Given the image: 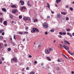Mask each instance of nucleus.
Returning a JSON list of instances; mask_svg holds the SVG:
<instances>
[{
	"instance_id": "58836bf2",
	"label": "nucleus",
	"mask_w": 74,
	"mask_h": 74,
	"mask_svg": "<svg viewBox=\"0 0 74 74\" xmlns=\"http://www.w3.org/2000/svg\"><path fill=\"white\" fill-rule=\"evenodd\" d=\"M22 16H19V19H22Z\"/></svg>"
},
{
	"instance_id": "052dcab7",
	"label": "nucleus",
	"mask_w": 74,
	"mask_h": 74,
	"mask_svg": "<svg viewBox=\"0 0 74 74\" xmlns=\"http://www.w3.org/2000/svg\"><path fill=\"white\" fill-rule=\"evenodd\" d=\"M26 70H29V68L28 67H27L26 68Z\"/></svg>"
},
{
	"instance_id": "ddd939ff",
	"label": "nucleus",
	"mask_w": 74,
	"mask_h": 74,
	"mask_svg": "<svg viewBox=\"0 0 74 74\" xmlns=\"http://www.w3.org/2000/svg\"><path fill=\"white\" fill-rule=\"evenodd\" d=\"M64 42H65V43H66V44H68V45H70V43L69 42L66 40H65L64 41Z\"/></svg>"
},
{
	"instance_id": "9b49d317",
	"label": "nucleus",
	"mask_w": 74,
	"mask_h": 74,
	"mask_svg": "<svg viewBox=\"0 0 74 74\" xmlns=\"http://www.w3.org/2000/svg\"><path fill=\"white\" fill-rule=\"evenodd\" d=\"M46 59H47V60H49V61H51V59L50 58V57H46Z\"/></svg>"
},
{
	"instance_id": "1a4fd4ad",
	"label": "nucleus",
	"mask_w": 74,
	"mask_h": 74,
	"mask_svg": "<svg viewBox=\"0 0 74 74\" xmlns=\"http://www.w3.org/2000/svg\"><path fill=\"white\" fill-rule=\"evenodd\" d=\"M26 7L25 6H23L21 8V10L22 11V10H25L26 9Z\"/></svg>"
},
{
	"instance_id": "473e14b6",
	"label": "nucleus",
	"mask_w": 74,
	"mask_h": 74,
	"mask_svg": "<svg viewBox=\"0 0 74 74\" xmlns=\"http://www.w3.org/2000/svg\"><path fill=\"white\" fill-rule=\"evenodd\" d=\"M37 21H38V20L37 19H35L34 20V22H37Z\"/></svg>"
},
{
	"instance_id": "412c9836",
	"label": "nucleus",
	"mask_w": 74,
	"mask_h": 74,
	"mask_svg": "<svg viewBox=\"0 0 74 74\" xmlns=\"http://www.w3.org/2000/svg\"><path fill=\"white\" fill-rule=\"evenodd\" d=\"M19 45H20V46H21L22 48H24V46H22V44H19L18 45V46H19Z\"/></svg>"
},
{
	"instance_id": "603ef678",
	"label": "nucleus",
	"mask_w": 74,
	"mask_h": 74,
	"mask_svg": "<svg viewBox=\"0 0 74 74\" xmlns=\"http://www.w3.org/2000/svg\"><path fill=\"white\" fill-rule=\"evenodd\" d=\"M34 63H35L36 64H37V62L36 61H35L34 62Z\"/></svg>"
},
{
	"instance_id": "c756f323",
	"label": "nucleus",
	"mask_w": 74,
	"mask_h": 74,
	"mask_svg": "<svg viewBox=\"0 0 74 74\" xmlns=\"http://www.w3.org/2000/svg\"><path fill=\"white\" fill-rule=\"evenodd\" d=\"M66 31L67 32H69V31H70V29H66Z\"/></svg>"
},
{
	"instance_id": "e433bc0d",
	"label": "nucleus",
	"mask_w": 74,
	"mask_h": 74,
	"mask_svg": "<svg viewBox=\"0 0 74 74\" xmlns=\"http://www.w3.org/2000/svg\"><path fill=\"white\" fill-rule=\"evenodd\" d=\"M0 22L1 23L2 22V18H0Z\"/></svg>"
},
{
	"instance_id": "72a5a7b5",
	"label": "nucleus",
	"mask_w": 74,
	"mask_h": 74,
	"mask_svg": "<svg viewBox=\"0 0 74 74\" xmlns=\"http://www.w3.org/2000/svg\"><path fill=\"white\" fill-rule=\"evenodd\" d=\"M24 34H28V32H24Z\"/></svg>"
},
{
	"instance_id": "c85d7f7f",
	"label": "nucleus",
	"mask_w": 74,
	"mask_h": 74,
	"mask_svg": "<svg viewBox=\"0 0 74 74\" xmlns=\"http://www.w3.org/2000/svg\"><path fill=\"white\" fill-rule=\"evenodd\" d=\"M11 49L10 48H8V51H11Z\"/></svg>"
},
{
	"instance_id": "6e6d98bb",
	"label": "nucleus",
	"mask_w": 74,
	"mask_h": 74,
	"mask_svg": "<svg viewBox=\"0 0 74 74\" xmlns=\"http://www.w3.org/2000/svg\"><path fill=\"white\" fill-rule=\"evenodd\" d=\"M2 34L3 36H4V33L3 32L2 33Z\"/></svg>"
},
{
	"instance_id": "5fc2aeb1",
	"label": "nucleus",
	"mask_w": 74,
	"mask_h": 74,
	"mask_svg": "<svg viewBox=\"0 0 74 74\" xmlns=\"http://www.w3.org/2000/svg\"><path fill=\"white\" fill-rule=\"evenodd\" d=\"M69 36L71 37H73V36H72V35L71 34H69Z\"/></svg>"
},
{
	"instance_id": "4468645a",
	"label": "nucleus",
	"mask_w": 74,
	"mask_h": 74,
	"mask_svg": "<svg viewBox=\"0 0 74 74\" xmlns=\"http://www.w3.org/2000/svg\"><path fill=\"white\" fill-rule=\"evenodd\" d=\"M2 10L4 12H7V10H6V9H5V8H2Z\"/></svg>"
},
{
	"instance_id": "09e8293b",
	"label": "nucleus",
	"mask_w": 74,
	"mask_h": 74,
	"mask_svg": "<svg viewBox=\"0 0 74 74\" xmlns=\"http://www.w3.org/2000/svg\"><path fill=\"white\" fill-rule=\"evenodd\" d=\"M40 65H41V66H44V63H42L40 64Z\"/></svg>"
},
{
	"instance_id": "338daca9",
	"label": "nucleus",
	"mask_w": 74,
	"mask_h": 74,
	"mask_svg": "<svg viewBox=\"0 0 74 74\" xmlns=\"http://www.w3.org/2000/svg\"><path fill=\"white\" fill-rule=\"evenodd\" d=\"M71 73H72V74H73L74 73V72L73 71H72L71 72Z\"/></svg>"
},
{
	"instance_id": "b1692460",
	"label": "nucleus",
	"mask_w": 74,
	"mask_h": 74,
	"mask_svg": "<svg viewBox=\"0 0 74 74\" xmlns=\"http://www.w3.org/2000/svg\"><path fill=\"white\" fill-rule=\"evenodd\" d=\"M29 1H27V4L28 5V6H29V7H31V5H30V4L29 3Z\"/></svg>"
},
{
	"instance_id": "a878e982",
	"label": "nucleus",
	"mask_w": 74,
	"mask_h": 74,
	"mask_svg": "<svg viewBox=\"0 0 74 74\" xmlns=\"http://www.w3.org/2000/svg\"><path fill=\"white\" fill-rule=\"evenodd\" d=\"M49 50L50 51H53V49L52 48H49Z\"/></svg>"
},
{
	"instance_id": "69168bd1",
	"label": "nucleus",
	"mask_w": 74,
	"mask_h": 74,
	"mask_svg": "<svg viewBox=\"0 0 74 74\" xmlns=\"http://www.w3.org/2000/svg\"><path fill=\"white\" fill-rule=\"evenodd\" d=\"M47 18H50V16H48L47 17Z\"/></svg>"
},
{
	"instance_id": "c9c22d12",
	"label": "nucleus",
	"mask_w": 74,
	"mask_h": 74,
	"mask_svg": "<svg viewBox=\"0 0 74 74\" xmlns=\"http://www.w3.org/2000/svg\"><path fill=\"white\" fill-rule=\"evenodd\" d=\"M70 10H71V11H73V8H70Z\"/></svg>"
},
{
	"instance_id": "de8ad7c7",
	"label": "nucleus",
	"mask_w": 74,
	"mask_h": 74,
	"mask_svg": "<svg viewBox=\"0 0 74 74\" xmlns=\"http://www.w3.org/2000/svg\"><path fill=\"white\" fill-rule=\"evenodd\" d=\"M50 31L51 32H54V30L53 29H51Z\"/></svg>"
},
{
	"instance_id": "13d9d810",
	"label": "nucleus",
	"mask_w": 74,
	"mask_h": 74,
	"mask_svg": "<svg viewBox=\"0 0 74 74\" xmlns=\"http://www.w3.org/2000/svg\"><path fill=\"white\" fill-rule=\"evenodd\" d=\"M58 62H61L59 59H58Z\"/></svg>"
},
{
	"instance_id": "37998d69",
	"label": "nucleus",
	"mask_w": 74,
	"mask_h": 74,
	"mask_svg": "<svg viewBox=\"0 0 74 74\" xmlns=\"http://www.w3.org/2000/svg\"><path fill=\"white\" fill-rule=\"evenodd\" d=\"M1 60H2L4 61V58L3 57H2L1 58Z\"/></svg>"
},
{
	"instance_id": "9d476101",
	"label": "nucleus",
	"mask_w": 74,
	"mask_h": 74,
	"mask_svg": "<svg viewBox=\"0 0 74 74\" xmlns=\"http://www.w3.org/2000/svg\"><path fill=\"white\" fill-rule=\"evenodd\" d=\"M19 3H21L22 5H23L24 4V1H20Z\"/></svg>"
},
{
	"instance_id": "dca6fc26",
	"label": "nucleus",
	"mask_w": 74,
	"mask_h": 74,
	"mask_svg": "<svg viewBox=\"0 0 74 74\" xmlns=\"http://www.w3.org/2000/svg\"><path fill=\"white\" fill-rule=\"evenodd\" d=\"M61 14L62 15H66V13L64 12H62L61 13Z\"/></svg>"
},
{
	"instance_id": "774afa93",
	"label": "nucleus",
	"mask_w": 74,
	"mask_h": 74,
	"mask_svg": "<svg viewBox=\"0 0 74 74\" xmlns=\"http://www.w3.org/2000/svg\"><path fill=\"white\" fill-rule=\"evenodd\" d=\"M72 36H74V32L72 33Z\"/></svg>"
},
{
	"instance_id": "3c124183",
	"label": "nucleus",
	"mask_w": 74,
	"mask_h": 74,
	"mask_svg": "<svg viewBox=\"0 0 74 74\" xmlns=\"http://www.w3.org/2000/svg\"><path fill=\"white\" fill-rule=\"evenodd\" d=\"M22 62H20L19 63V64L20 65H22Z\"/></svg>"
},
{
	"instance_id": "e2e57ef3",
	"label": "nucleus",
	"mask_w": 74,
	"mask_h": 74,
	"mask_svg": "<svg viewBox=\"0 0 74 74\" xmlns=\"http://www.w3.org/2000/svg\"><path fill=\"white\" fill-rule=\"evenodd\" d=\"M29 58H32V56L31 55H29Z\"/></svg>"
},
{
	"instance_id": "6e6552de",
	"label": "nucleus",
	"mask_w": 74,
	"mask_h": 74,
	"mask_svg": "<svg viewBox=\"0 0 74 74\" xmlns=\"http://www.w3.org/2000/svg\"><path fill=\"white\" fill-rule=\"evenodd\" d=\"M18 11V10L16 9H14V10H13L12 11V12L13 13H14V14H15L16 12H17Z\"/></svg>"
},
{
	"instance_id": "cd10ccee",
	"label": "nucleus",
	"mask_w": 74,
	"mask_h": 74,
	"mask_svg": "<svg viewBox=\"0 0 74 74\" xmlns=\"http://www.w3.org/2000/svg\"><path fill=\"white\" fill-rule=\"evenodd\" d=\"M11 43H12L13 45H14V46H15V44L14 42H11Z\"/></svg>"
},
{
	"instance_id": "c03bdc74",
	"label": "nucleus",
	"mask_w": 74,
	"mask_h": 74,
	"mask_svg": "<svg viewBox=\"0 0 74 74\" xmlns=\"http://www.w3.org/2000/svg\"><path fill=\"white\" fill-rule=\"evenodd\" d=\"M25 30H27L28 29H29V28L27 27H25Z\"/></svg>"
},
{
	"instance_id": "f257e3e1",
	"label": "nucleus",
	"mask_w": 74,
	"mask_h": 74,
	"mask_svg": "<svg viewBox=\"0 0 74 74\" xmlns=\"http://www.w3.org/2000/svg\"><path fill=\"white\" fill-rule=\"evenodd\" d=\"M36 32H39V30L36 28H32V30L31 31V33H35Z\"/></svg>"
},
{
	"instance_id": "393cba45",
	"label": "nucleus",
	"mask_w": 74,
	"mask_h": 74,
	"mask_svg": "<svg viewBox=\"0 0 74 74\" xmlns=\"http://www.w3.org/2000/svg\"><path fill=\"white\" fill-rule=\"evenodd\" d=\"M3 39V36H0V40H2Z\"/></svg>"
},
{
	"instance_id": "4c0bfd02",
	"label": "nucleus",
	"mask_w": 74,
	"mask_h": 74,
	"mask_svg": "<svg viewBox=\"0 0 74 74\" xmlns=\"http://www.w3.org/2000/svg\"><path fill=\"white\" fill-rule=\"evenodd\" d=\"M57 70H60V68L59 67H57Z\"/></svg>"
},
{
	"instance_id": "0eeeda50",
	"label": "nucleus",
	"mask_w": 74,
	"mask_h": 74,
	"mask_svg": "<svg viewBox=\"0 0 74 74\" xmlns=\"http://www.w3.org/2000/svg\"><path fill=\"white\" fill-rule=\"evenodd\" d=\"M62 16V15L60 14H58L57 15V18H60Z\"/></svg>"
},
{
	"instance_id": "6ab92c4d",
	"label": "nucleus",
	"mask_w": 74,
	"mask_h": 74,
	"mask_svg": "<svg viewBox=\"0 0 74 74\" xmlns=\"http://www.w3.org/2000/svg\"><path fill=\"white\" fill-rule=\"evenodd\" d=\"M61 0H56V2L57 3H59V2H60Z\"/></svg>"
},
{
	"instance_id": "680f3d73",
	"label": "nucleus",
	"mask_w": 74,
	"mask_h": 74,
	"mask_svg": "<svg viewBox=\"0 0 74 74\" xmlns=\"http://www.w3.org/2000/svg\"><path fill=\"white\" fill-rule=\"evenodd\" d=\"M45 34L47 35L48 34V32H45Z\"/></svg>"
},
{
	"instance_id": "4d7b16f0",
	"label": "nucleus",
	"mask_w": 74,
	"mask_h": 74,
	"mask_svg": "<svg viewBox=\"0 0 74 74\" xmlns=\"http://www.w3.org/2000/svg\"><path fill=\"white\" fill-rule=\"evenodd\" d=\"M4 46L5 47H7V44H4Z\"/></svg>"
},
{
	"instance_id": "bb28decb",
	"label": "nucleus",
	"mask_w": 74,
	"mask_h": 74,
	"mask_svg": "<svg viewBox=\"0 0 74 74\" xmlns=\"http://www.w3.org/2000/svg\"><path fill=\"white\" fill-rule=\"evenodd\" d=\"M58 37L60 38H62V37L60 35H58Z\"/></svg>"
},
{
	"instance_id": "49530a36",
	"label": "nucleus",
	"mask_w": 74,
	"mask_h": 74,
	"mask_svg": "<svg viewBox=\"0 0 74 74\" xmlns=\"http://www.w3.org/2000/svg\"><path fill=\"white\" fill-rule=\"evenodd\" d=\"M62 34H63L64 35H66V33L65 32H63Z\"/></svg>"
},
{
	"instance_id": "f03ea898",
	"label": "nucleus",
	"mask_w": 74,
	"mask_h": 74,
	"mask_svg": "<svg viewBox=\"0 0 74 74\" xmlns=\"http://www.w3.org/2000/svg\"><path fill=\"white\" fill-rule=\"evenodd\" d=\"M23 19H24V20L25 21L27 20V21H30L31 20V18L29 17L25 16L23 18Z\"/></svg>"
},
{
	"instance_id": "2eb2a0df",
	"label": "nucleus",
	"mask_w": 74,
	"mask_h": 74,
	"mask_svg": "<svg viewBox=\"0 0 74 74\" xmlns=\"http://www.w3.org/2000/svg\"><path fill=\"white\" fill-rule=\"evenodd\" d=\"M3 47V44H0V48H2Z\"/></svg>"
},
{
	"instance_id": "0e129e2a",
	"label": "nucleus",
	"mask_w": 74,
	"mask_h": 74,
	"mask_svg": "<svg viewBox=\"0 0 74 74\" xmlns=\"http://www.w3.org/2000/svg\"><path fill=\"white\" fill-rule=\"evenodd\" d=\"M51 13H52V14H54V12L52 11V10H51Z\"/></svg>"
},
{
	"instance_id": "423d86ee",
	"label": "nucleus",
	"mask_w": 74,
	"mask_h": 74,
	"mask_svg": "<svg viewBox=\"0 0 74 74\" xmlns=\"http://www.w3.org/2000/svg\"><path fill=\"white\" fill-rule=\"evenodd\" d=\"M63 47H64V48H65L66 49H67V50H68V49H69V47L67 46L63 45Z\"/></svg>"
},
{
	"instance_id": "864d4df0",
	"label": "nucleus",
	"mask_w": 74,
	"mask_h": 74,
	"mask_svg": "<svg viewBox=\"0 0 74 74\" xmlns=\"http://www.w3.org/2000/svg\"><path fill=\"white\" fill-rule=\"evenodd\" d=\"M64 57H65V58H66V59H68V58L66 56H65Z\"/></svg>"
},
{
	"instance_id": "7c9ffc66",
	"label": "nucleus",
	"mask_w": 74,
	"mask_h": 74,
	"mask_svg": "<svg viewBox=\"0 0 74 74\" xmlns=\"http://www.w3.org/2000/svg\"><path fill=\"white\" fill-rule=\"evenodd\" d=\"M30 74H34V72L32 71L30 73Z\"/></svg>"
},
{
	"instance_id": "a211bd4d",
	"label": "nucleus",
	"mask_w": 74,
	"mask_h": 74,
	"mask_svg": "<svg viewBox=\"0 0 74 74\" xmlns=\"http://www.w3.org/2000/svg\"><path fill=\"white\" fill-rule=\"evenodd\" d=\"M11 7L12 8H16V6L15 5H11Z\"/></svg>"
},
{
	"instance_id": "aec40b11",
	"label": "nucleus",
	"mask_w": 74,
	"mask_h": 74,
	"mask_svg": "<svg viewBox=\"0 0 74 74\" xmlns=\"http://www.w3.org/2000/svg\"><path fill=\"white\" fill-rule=\"evenodd\" d=\"M68 53H69V54L71 55H73V53H71L70 51H68Z\"/></svg>"
},
{
	"instance_id": "a18cd8bd",
	"label": "nucleus",
	"mask_w": 74,
	"mask_h": 74,
	"mask_svg": "<svg viewBox=\"0 0 74 74\" xmlns=\"http://www.w3.org/2000/svg\"><path fill=\"white\" fill-rule=\"evenodd\" d=\"M14 40H16V38H15V34L14 35Z\"/></svg>"
},
{
	"instance_id": "2f4dec72",
	"label": "nucleus",
	"mask_w": 74,
	"mask_h": 74,
	"mask_svg": "<svg viewBox=\"0 0 74 74\" xmlns=\"http://www.w3.org/2000/svg\"><path fill=\"white\" fill-rule=\"evenodd\" d=\"M47 7L48 8H49L50 7V6H49V3H47Z\"/></svg>"
},
{
	"instance_id": "4be33fe9",
	"label": "nucleus",
	"mask_w": 74,
	"mask_h": 74,
	"mask_svg": "<svg viewBox=\"0 0 74 74\" xmlns=\"http://www.w3.org/2000/svg\"><path fill=\"white\" fill-rule=\"evenodd\" d=\"M18 33L19 34H23V32H19Z\"/></svg>"
},
{
	"instance_id": "79ce46f5",
	"label": "nucleus",
	"mask_w": 74,
	"mask_h": 74,
	"mask_svg": "<svg viewBox=\"0 0 74 74\" xmlns=\"http://www.w3.org/2000/svg\"><path fill=\"white\" fill-rule=\"evenodd\" d=\"M59 34H60V35H62L63 34V33H62V32H60L59 33Z\"/></svg>"
},
{
	"instance_id": "7ed1b4c3",
	"label": "nucleus",
	"mask_w": 74,
	"mask_h": 74,
	"mask_svg": "<svg viewBox=\"0 0 74 74\" xmlns=\"http://www.w3.org/2000/svg\"><path fill=\"white\" fill-rule=\"evenodd\" d=\"M43 26L45 28H48V23H43L42 24Z\"/></svg>"
},
{
	"instance_id": "8fccbe9b",
	"label": "nucleus",
	"mask_w": 74,
	"mask_h": 74,
	"mask_svg": "<svg viewBox=\"0 0 74 74\" xmlns=\"http://www.w3.org/2000/svg\"><path fill=\"white\" fill-rule=\"evenodd\" d=\"M66 8H69V5H66L65 6Z\"/></svg>"
},
{
	"instance_id": "f704fd0d",
	"label": "nucleus",
	"mask_w": 74,
	"mask_h": 74,
	"mask_svg": "<svg viewBox=\"0 0 74 74\" xmlns=\"http://www.w3.org/2000/svg\"><path fill=\"white\" fill-rule=\"evenodd\" d=\"M3 31H4V30H3V29L0 30V33H1L3 32Z\"/></svg>"
},
{
	"instance_id": "f8f14e48",
	"label": "nucleus",
	"mask_w": 74,
	"mask_h": 74,
	"mask_svg": "<svg viewBox=\"0 0 74 74\" xmlns=\"http://www.w3.org/2000/svg\"><path fill=\"white\" fill-rule=\"evenodd\" d=\"M3 23L4 25H5V26L7 25V21H5L3 22Z\"/></svg>"
},
{
	"instance_id": "5701e85b",
	"label": "nucleus",
	"mask_w": 74,
	"mask_h": 74,
	"mask_svg": "<svg viewBox=\"0 0 74 74\" xmlns=\"http://www.w3.org/2000/svg\"><path fill=\"white\" fill-rule=\"evenodd\" d=\"M9 16L10 18H12V17H13V16H12V14H10L9 15Z\"/></svg>"
},
{
	"instance_id": "39448f33",
	"label": "nucleus",
	"mask_w": 74,
	"mask_h": 74,
	"mask_svg": "<svg viewBox=\"0 0 74 74\" xmlns=\"http://www.w3.org/2000/svg\"><path fill=\"white\" fill-rule=\"evenodd\" d=\"M45 52L46 53H50V51L49 50V49H46L45 50Z\"/></svg>"
},
{
	"instance_id": "a19ab883",
	"label": "nucleus",
	"mask_w": 74,
	"mask_h": 74,
	"mask_svg": "<svg viewBox=\"0 0 74 74\" xmlns=\"http://www.w3.org/2000/svg\"><path fill=\"white\" fill-rule=\"evenodd\" d=\"M66 21H68L69 20V17H67L66 18Z\"/></svg>"
},
{
	"instance_id": "bf43d9fd",
	"label": "nucleus",
	"mask_w": 74,
	"mask_h": 74,
	"mask_svg": "<svg viewBox=\"0 0 74 74\" xmlns=\"http://www.w3.org/2000/svg\"><path fill=\"white\" fill-rule=\"evenodd\" d=\"M28 63H29V65H31L32 64V63H30V62H28Z\"/></svg>"
},
{
	"instance_id": "ea45409f",
	"label": "nucleus",
	"mask_w": 74,
	"mask_h": 74,
	"mask_svg": "<svg viewBox=\"0 0 74 74\" xmlns=\"http://www.w3.org/2000/svg\"><path fill=\"white\" fill-rule=\"evenodd\" d=\"M60 47L61 48H63V46L62 44H60Z\"/></svg>"
},
{
	"instance_id": "20e7f679",
	"label": "nucleus",
	"mask_w": 74,
	"mask_h": 74,
	"mask_svg": "<svg viewBox=\"0 0 74 74\" xmlns=\"http://www.w3.org/2000/svg\"><path fill=\"white\" fill-rule=\"evenodd\" d=\"M11 62H17V58L16 57H14L13 58L11 59Z\"/></svg>"
},
{
	"instance_id": "f3484780",
	"label": "nucleus",
	"mask_w": 74,
	"mask_h": 74,
	"mask_svg": "<svg viewBox=\"0 0 74 74\" xmlns=\"http://www.w3.org/2000/svg\"><path fill=\"white\" fill-rule=\"evenodd\" d=\"M41 45H39L38 46V49H40V48H41Z\"/></svg>"
}]
</instances>
